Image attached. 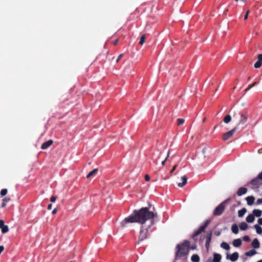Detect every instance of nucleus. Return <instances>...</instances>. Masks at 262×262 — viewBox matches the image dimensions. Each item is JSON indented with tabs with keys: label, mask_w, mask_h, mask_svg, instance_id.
I'll return each instance as SVG.
<instances>
[{
	"label": "nucleus",
	"mask_w": 262,
	"mask_h": 262,
	"mask_svg": "<svg viewBox=\"0 0 262 262\" xmlns=\"http://www.w3.org/2000/svg\"><path fill=\"white\" fill-rule=\"evenodd\" d=\"M157 213L149 211L148 207H142L134 210L133 213L125 217L121 223V228L126 227L127 223H138L141 224L138 242L147 239L150 234V229L154 225Z\"/></svg>",
	"instance_id": "nucleus-1"
},
{
	"label": "nucleus",
	"mask_w": 262,
	"mask_h": 262,
	"mask_svg": "<svg viewBox=\"0 0 262 262\" xmlns=\"http://www.w3.org/2000/svg\"><path fill=\"white\" fill-rule=\"evenodd\" d=\"M190 243L188 241H185L181 245H178L177 248L178 250L176 254L175 259L185 256L188 254Z\"/></svg>",
	"instance_id": "nucleus-2"
},
{
	"label": "nucleus",
	"mask_w": 262,
	"mask_h": 262,
	"mask_svg": "<svg viewBox=\"0 0 262 262\" xmlns=\"http://www.w3.org/2000/svg\"><path fill=\"white\" fill-rule=\"evenodd\" d=\"M230 200L231 199L230 198H228L216 207L213 211V215L220 216L222 215L225 211L226 204L230 202Z\"/></svg>",
	"instance_id": "nucleus-3"
},
{
	"label": "nucleus",
	"mask_w": 262,
	"mask_h": 262,
	"mask_svg": "<svg viewBox=\"0 0 262 262\" xmlns=\"http://www.w3.org/2000/svg\"><path fill=\"white\" fill-rule=\"evenodd\" d=\"M253 186V188H257L259 185H262V171L260 172L257 177L253 179L249 183Z\"/></svg>",
	"instance_id": "nucleus-4"
},
{
	"label": "nucleus",
	"mask_w": 262,
	"mask_h": 262,
	"mask_svg": "<svg viewBox=\"0 0 262 262\" xmlns=\"http://www.w3.org/2000/svg\"><path fill=\"white\" fill-rule=\"evenodd\" d=\"M210 223V221L209 220H207L206 221H205L204 225H202V226H201L200 227V228L197 231H195L194 232V233L192 235V238H194L195 237L198 236L199 234H200L202 232L204 231V230L207 227V226L209 225Z\"/></svg>",
	"instance_id": "nucleus-5"
},
{
	"label": "nucleus",
	"mask_w": 262,
	"mask_h": 262,
	"mask_svg": "<svg viewBox=\"0 0 262 262\" xmlns=\"http://www.w3.org/2000/svg\"><path fill=\"white\" fill-rule=\"evenodd\" d=\"M239 115L241 117L237 125L245 124L247 121L248 118V115L247 112H240Z\"/></svg>",
	"instance_id": "nucleus-6"
},
{
	"label": "nucleus",
	"mask_w": 262,
	"mask_h": 262,
	"mask_svg": "<svg viewBox=\"0 0 262 262\" xmlns=\"http://www.w3.org/2000/svg\"><path fill=\"white\" fill-rule=\"evenodd\" d=\"M237 127H235L231 130L224 134L223 135V140L224 141L228 140L230 137H231L233 136V135L235 133Z\"/></svg>",
	"instance_id": "nucleus-7"
},
{
	"label": "nucleus",
	"mask_w": 262,
	"mask_h": 262,
	"mask_svg": "<svg viewBox=\"0 0 262 262\" xmlns=\"http://www.w3.org/2000/svg\"><path fill=\"white\" fill-rule=\"evenodd\" d=\"M238 253L237 252H235L232 253L231 255L227 254L226 256L227 259H230L232 261H235L238 258Z\"/></svg>",
	"instance_id": "nucleus-8"
},
{
	"label": "nucleus",
	"mask_w": 262,
	"mask_h": 262,
	"mask_svg": "<svg viewBox=\"0 0 262 262\" xmlns=\"http://www.w3.org/2000/svg\"><path fill=\"white\" fill-rule=\"evenodd\" d=\"M0 228L3 233H6L9 231L8 226L4 224V221L2 220H0Z\"/></svg>",
	"instance_id": "nucleus-9"
},
{
	"label": "nucleus",
	"mask_w": 262,
	"mask_h": 262,
	"mask_svg": "<svg viewBox=\"0 0 262 262\" xmlns=\"http://www.w3.org/2000/svg\"><path fill=\"white\" fill-rule=\"evenodd\" d=\"M257 61L255 63L254 67L255 68H259L262 65V54H259L257 56Z\"/></svg>",
	"instance_id": "nucleus-10"
},
{
	"label": "nucleus",
	"mask_w": 262,
	"mask_h": 262,
	"mask_svg": "<svg viewBox=\"0 0 262 262\" xmlns=\"http://www.w3.org/2000/svg\"><path fill=\"white\" fill-rule=\"evenodd\" d=\"M53 143V141L52 140H49L48 141L44 142L41 146V148L42 149H46L51 145H52Z\"/></svg>",
	"instance_id": "nucleus-11"
},
{
	"label": "nucleus",
	"mask_w": 262,
	"mask_h": 262,
	"mask_svg": "<svg viewBox=\"0 0 262 262\" xmlns=\"http://www.w3.org/2000/svg\"><path fill=\"white\" fill-rule=\"evenodd\" d=\"M211 238H212V231H210L207 236L206 243H205V246L207 250H208V249L209 248Z\"/></svg>",
	"instance_id": "nucleus-12"
},
{
	"label": "nucleus",
	"mask_w": 262,
	"mask_h": 262,
	"mask_svg": "<svg viewBox=\"0 0 262 262\" xmlns=\"http://www.w3.org/2000/svg\"><path fill=\"white\" fill-rule=\"evenodd\" d=\"M247 192V189L245 187H240L237 190L236 193L238 196H241L243 194H245Z\"/></svg>",
	"instance_id": "nucleus-13"
},
{
	"label": "nucleus",
	"mask_w": 262,
	"mask_h": 262,
	"mask_svg": "<svg viewBox=\"0 0 262 262\" xmlns=\"http://www.w3.org/2000/svg\"><path fill=\"white\" fill-rule=\"evenodd\" d=\"M247 204L249 206H251L254 204L255 201V198L253 196H248L246 198Z\"/></svg>",
	"instance_id": "nucleus-14"
},
{
	"label": "nucleus",
	"mask_w": 262,
	"mask_h": 262,
	"mask_svg": "<svg viewBox=\"0 0 262 262\" xmlns=\"http://www.w3.org/2000/svg\"><path fill=\"white\" fill-rule=\"evenodd\" d=\"M181 179L182 180V183H179L178 184V186L180 187H183L185 186L187 181V178L186 176H182L181 177Z\"/></svg>",
	"instance_id": "nucleus-15"
},
{
	"label": "nucleus",
	"mask_w": 262,
	"mask_h": 262,
	"mask_svg": "<svg viewBox=\"0 0 262 262\" xmlns=\"http://www.w3.org/2000/svg\"><path fill=\"white\" fill-rule=\"evenodd\" d=\"M251 246L254 248H259L260 247V244H259V242L257 238H255L253 240L252 243H251Z\"/></svg>",
	"instance_id": "nucleus-16"
},
{
	"label": "nucleus",
	"mask_w": 262,
	"mask_h": 262,
	"mask_svg": "<svg viewBox=\"0 0 262 262\" xmlns=\"http://www.w3.org/2000/svg\"><path fill=\"white\" fill-rule=\"evenodd\" d=\"M213 256V262H221L222 256L220 254L214 253Z\"/></svg>",
	"instance_id": "nucleus-17"
},
{
	"label": "nucleus",
	"mask_w": 262,
	"mask_h": 262,
	"mask_svg": "<svg viewBox=\"0 0 262 262\" xmlns=\"http://www.w3.org/2000/svg\"><path fill=\"white\" fill-rule=\"evenodd\" d=\"M242 240L240 238H237L233 241V245L235 247H238L242 245Z\"/></svg>",
	"instance_id": "nucleus-18"
},
{
	"label": "nucleus",
	"mask_w": 262,
	"mask_h": 262,
	"mask_svg": "<svg viewBox=\"0 0 262 262\" xmlns=\"http://www.w3.org/2000/svg\"><path fill=\"white\" fill-rule=\"evenodd\" d=\"M262 211L259 209H254L253 210V215L256 217H260L261 215Z\"/></svg>",
	"instance_id": "nucleus-19"
},
{
	"label": "nucleus",
	"mask_w": 262,
	"mask_h": 262,
	"mask_svg": "<svg viewBox=\"0 0 262 262\" xmlns=\"http://www.w3.org/2000/svg\"><path fill=\"white\" fill-rule=\"evenodd\" d=\"M232 232L234 234H237L238 233V227L236 224H233L231 227Z\"/></svg>",
	"instance_id": "nucleus-20"
},
{
	"label": "nucleus",
	"mask_w": 262,
	"mask_h": 262,
	"mask_svg": "<svg viewBox=\"0 0 262 262\" xmlns=\"http://www.w3.org/2000/svg\"><path fill=\"white\" fill-rule=\"evenodd\" d=\"M254 216L252 214H250L247 216L246 220L248 223H252L254 221Z\"/></svg>",
	"instance_id": "nucleus-21"
},
{
	"label": "nucleus",
	"mask_w": 262,
	"mask_h": 262,
	"mask_svg": "<svg viewBox=\"0 0 262 262\" xmlns=\"http://www.w3.org/2000/svg\"><path fill=\"white\" fill-rule=\"evenodd\" d=\"M247 209L245 208H243L238 211V216L239 217H243L244 214L246 213Z\"/></svg>",
	"instance_id": "nucleus-22"
},
{
	"label": "nucleus",
	"mask_w": 262,
	"mask_h": 262,
	"mask_svg": "<svg viewBox=\"0 0 262 262\" xmlns=\"http://www.w3.org/2000/svg\"><path fill=\"white\" fill-rule=\"evenodd\" d=\"M98 171V168H95L92 171H91L86 176V178H89L93 175L95 174Z\"/></svg>",
	"instance_id": "nucleus-23"
},
{
	"label": "nucleus",
	"mask_w": 262,
	"mask_h": 262,
	"mask_svg": "<svg viewBox=\"0 0 262 262\" xmlns=\"http://www.w3.org/2000/svg\"><path fill=\"white\" fill-rule=\"evenodd\" d=\"M239 226L240 229L242 230H246L248 227V224L245 222H242L239 224Z\"/></svg>",
	"instance_id": "nucleus-24"
},
{
	"label": "nucleus",
	"mask_w": 262,
	"mask_h": 262,
	"mask_svg": "<svg viewBox=\"0 0 262 262\" xmlns=\"http://www.w3.org/2000/svg\"><path fill=\"white\" fill-rule=\"evenodd\" d=\"M254 228L256 230L257 233L260 234L262 233V228L258 224H256L254 225Z\"/></svg>",
	"instance_id": "nucleus-25"
},
{
	"label": "nucleus",
	"mask_w": 262,
	"mask_h": 262,
	"mask_svg": "<svg viewBox=\"0 0 262 262\" xmlns=\"http://www.w3.org/2000/svg\"><path fill=\"white\" fill-rule=\"evenodd\" d=\"M256 254V251L254 250H251L245 253V255L248 256H252Z\"/></svg>",
	"instance_id": "nucleus-26"
},
{
	"label": "nucleus",
	"mask_w": 262,
	"mask_h": 262,
	"mask_svg": "<svg viewBox=\"0 0 262 262\" xmlns=\"http://www.w3.org/2000/svg\"><path fill=\"white\" fill-rule=\"evenodd\" d=\"M191 259L193 262H199L200 261V257L197 254H193L192 255Z\"/></svg>",
	"instance_id": "nucleus-27"
},
{
	"label": "nucleus",
	"mask_w": 262,
	"mask_h": 262,
	"mask_svg": "<svg viewBox=\"0 0 262 262\" xmlns=\"http://www.w3.org/2000/svg\"><path fill=\"white\" fill-rule=\"evenodd\" d=\"M10 201V198H5L3 200V202L1 204V207L4 208L7 204V203Z\"/></svg>",
	"instance_id": "nucleus-28"
},
{
	"label": "nucleus",
	"mask_w": 262,
	"mask_h": 262,
	"mask_svg": "<svg viewBox=\"0 0 262 262\" xmlns=\"http://www.w3.org/2000/svg\"><path fill=\"white\" fill-rule=\"evenodd\" d=\"M221 247L225 249V250H228L230 249V246L228 244H227V243L226 242H222L221 244Z\"/></svg>",
	"instance_id": "nucleus-29"
},
{
	"label": "nucleus",
	"mask_w": 262,
	"mask_h": 262,
	"mask_svg": "<svg viewBox=\"0 0 262 262\" xmlns=\"http://www.w3.org/2000/svg\"><path fill=\"white\" fill-rule=\"evenodd\" d=\"M231 120V117L230 115H228L225 117L224 119V121L225 123H228Z\"/></svg>",
	"instance_id": "nucleus-30"
},
{
	"label": "nucleus",
	"mask_w": 262,
	"mask_h": 262,
	"mask_svg": "<svg viewBox=\"0 0 262 262\" xmlns=\"http://www.w3.org/2000/svg\"><path fill=\"white\" fill-rule=\"evenodd\" d=\"M145 38L146 37H145V34H143L141 36L140 41H139L140 45H143V43L145 42Z\"/></svg>",
	"instance_id": "nucleus-31"
},
{
	"label": "nucleus",
	"mask_w": 262,
	"mask_h": 262,
	"mask_svg": "<svg viewBox=\"0 0 262 262\" xmlns=\"http://www.w3.org/2000/svg\"><path fill=\"white\" fill-rule=\"evenodd\" d=\"M7 192H8V190L7 189H3L1 190V196H4L5 195H6V194L7 193Z\"/></svg>",
	"instance_id": "nucleus-32"
},
{
	"label": "nucleus",
	"mask_w": 262,
	"mask_h": 262,
	"mask_svg": "<svg viewBox=\"0 0 262 262\" xmlns=\"http://www.w3.org/2000/svg\"><path fill=\"white\" fill-rule=\"evenodd\" d=\"M185 120L183 118H179L178 119V124L179 125H181L184 123Z\"/></svg>",
	"instance_id": "nucleus-33"
},
{
	"label": "nucleus",
	"mask_w": 262,
	"mask_h": 262,
	"mask_svg": "<svg viewBox=\"0 0 262 262\" xmlns=\"http://www.w3.org/2000/svg\"><path fill=\"white\" fill-rule=\"evenodd\" d=\"M243 240L245 242H249L250 241V238L249 236L245 235L243 237Z\"/></svg>",
	"instance_id": "nucleus-34"
},
{
	"label": "nucleus",
	"mask_w": 262,
	"mask_h": 262,
	"mask_svg": "<svg viewBox=\"0 0 262 262\" xmlns=\"http://www.w3.org/2000/svg\"><path fill=\"white\" fill-rule=\"evenodd\" d=\"M56 200V197L55 196H52L50 198V201L52 202H54Z\"/></svg>",
	"instance_id": "nucleus-35"
},
{
	"label": "nucleus",
	"mask_w": 262,
	"mask_h": 262,
	"mask_svg": "<svg viewBox=\"0 0 262 262\" xmlns=\"http://www.w3.org/2000/svg\"><path fill=\"white\" fill-rule=\"evenodd\" d=\"M123 55H124V54H120V55L118 56V58H117V59L116 61H117V62H118V61H119L121 59V58L123 56Z\"/></svg>",
	"instance_id": "nucleus-36"
},
{
	"label": "nucleus",
	"mask_w": 262,
	"mask_h": 262,
	"mask_svg": "<svg viewBox=\"0 0 262 262\" xmlns=\"http://www.w3.org/2000/svg\"><path fill=\"white\" fill-rule=\"evenodd\" d=\"M145 180L146 181H149L150 180V177L148 174H145Z\"/></svg>",
	"instance_id": "nucleus-37"
},
{
	"label": "nucleus",
	"mask_w": 262,
	"mask_h": 262,
	"mask_svg": "<svg viewBox=\"0 0 262 262\" xmlns=\"http://www.w3.org/2000/svg\"><path fill=\"white\" fill-rule=\"evenodd\" d=\"M256 204L257 205H259V204H262V199H258L257 200Z\"/></svg>",
	"instance_id": "nucleus-38"
},
{
	"label": "nucleus",
	"mask_w": 262,
	"mask_h": 262,
	"mask_svg": "<svg viewBox=\"0 0 262 262\" xmlns=\"http://www.w3.org/2000/svg\"><path fill=\"white\" fill-rule=\"evenodd\" d=\"M249 13V10H248V11H247V12H246V14H245V16H244V19H245V20H246V19H247L248 18Z\"/></svg>",
	"instance_id": "nucleus-39"
},
{
	"label": "nucleus",
	"mask_w": 262,
	"mask_h": 262,
	"mask_svg": "<svg viewBox=\"0 0 262 262\" xmlns=\"http://www.w3.org/2000/svg\"><path fill=\"white\" fill-rule=\"evenodd\" d=\"M177 167V165H175L173 167L172 169L171 170L170 172H171V173L173 172V171H174L175 170V169H176Z\"/></svg>",
	"instance_id": "nucleus-40"
},
{
	"label": "nucleus",
	"mask_w": 262,
	"mask_h": 262,
	"mask_svg": "<svg viewBox=\"0 0 262 262\" xmlns=\"http://www.w3.org/2000/svg\"><path fill=\"white\" fill-rule=\"evenodd\" d=\"M215 235L216 236H220V235H221V232H220V231H216V232H215Z\"/></svg>",
	"instance_id": "nucleus-41"
},
{
	"label": "nucleus",
	"mask_w": 262,
	"mask_h": 262,
	"mask_svg": "<svg viewBox=\"0 0 262 262\" xmlns=\"http://www.w3.org/2000/svg\"><path fill=\"white\" fill-rule=\"evenodd\" d=\"M57 212V209L56 208L54 209L52 211V213L53 214H56Z\"/></svg>",
	"instance_id": "nucleus-42"
},
{
	"label": "nucleus",
	"mask_w": 262,
	"mask_h": 262,
	"mask_svg": "<svg viewBox=\"0 0 262 262\" xmlns=\"http://www.w3.org/2000/svg\"><path fill=\"white\" fill-rule=\"evenodd\" d=\"M52 204H50L48 205L47 208L48 210H51L52 209Z\"/></svg>",
	"instance_id": "nucleus-43"
},
{
	"label": "nucleus",
	"mask_w": 262,
	"mask_h": 262,
	"mask_svg": "<svg viewBox=\"0 0 262 262\" xmlns=\"http://www.w3.org/2000/svg\"><path fill=\"white\" fill-rule=\"evenodd\" d=\"M258 223H259V224L262 225V218H260L258 220Z\"/></svg>",
	"instance_id": "nucleus-44"
},
{
	"label": "nucleus",
	"mask_w": 262,
	"mask_h": 262,
	"mask_svg": "<svg viewBox=\"0 0 262 262\" xmlns=\"http://www.w3.org/2000/svg\"><path fill=\"white\" fill-rule=\"evenodd\" d=\"M258 154H262V148H259V149L258 150Z\"/></svg>",
	"instance_id": "nucleus-45"
},
{
	"label": "nucleus",
	"mask_w": 262,
	"mask_h": 262,
	"mask_svg": "<svg viewBox=\"0 0 262 262\" xmlns=\"http://www.w3.org/2000/svg\"><path fill=\"white\" fill-rule=\"evenodd\" d=\"M118 39L115 40L114 41V45H116L118 43Z\"/></svg>",
	"instance_id": "nucleus-46"
},
{
	"label": "nucleus",
	"mask_w": 262,
	"mask_h": 262,
	"mask_svg": "<svg viewBox=\"0 0 262 262\" xmlns=\"http://www.w3.org/2000/svg\"><path fill=\"white\" fill-rule=\"evenodd\" d=\"M166 161V159H165L164 161H163L162 162V164L163 165H164L165 164Z\"/></svg>",
	"instance_id": "nucleus-47"
},
{
	"label": "nucleus",
	"mask_w": 262,
	"mask_h": 262,
	"mask_svg": "<svg viewBox=\"0 0 262 262\" xmlns=\"http://www.w3.org/2000/svg\"><path fill=\"white\" fill-rule=\"evenodd\" d=\"M258 82H254V83H253L252 84L253 85V86H255V85L257 84Z\"/></svg>",
	"instance_id": "nucleus-48"
},
{
	"label": "nucleus",
	"mask_w": 262,
	"mask_h": 262,
	"mask_svg": "<svg viewBox=\"0 0 262 262\" xmlns=\"http://www.w3.org/2000/svg\"><path fill=\"white\" fill-rule=\"evenodd\" d=\"M258 82H254V83H253L252 84L253 85V86H255V85L257 84Z\"/></svg>",
	"instance_id": "nucleus-49"
},
{
	"label": "nucleus",
	"mask_w": 262,
	"mask_h": 262,
	"mask_svg": "<svg viewBox=\"0 0 262 262\" xmlns=\"http://www.w3.org/2000/svg\"><path fill=\"white\" fill-rule=\"evenodd\" d=\"M248 87H249V89H251L252 88H253V86L252 84H250V85H249L248 86Z\"/></svg>",
	"instance_id": "nucleus-50"
},
{
	"label": "nucleus",
	"mask_w": 262,
	"mask_h": 262,
	"mask_svg": "<svg viewBox=\"0 0 262 262\" xmlns=\"http://www.w3.org/2000/svg\"><path fill=\"white\" fill-rule=\"evenodd\" d=\"M169 154H170V152H169V151H168V154H167V157H166V159H167V158L169 156Z\"/></svg>",
	"instance_id": "nucleus-51"
},
{
	"label": "nucleus",
	"mask_w": 262,
	"mask_h": 262,
	"mask_svg": "<svg viewBox=\"0 0 262 262\" xmlns=\"http://www.w3.org/2000/svg\"><path fill=\"white\" fill-rule=\"evenodd\" d=\"M250 89H249V87L248 86V88L245 90V91H248L249 90H250Z\"/></svg>",
	"instance_id": "nucleus-52"
},
{
	"label": "nucleus",
	"mask_w": 262,
	"mask_h": 262,
	"mask_svg": "<svg viewBox=\"0 0 262 262\" xmlns=\"http://www.w3.org/2000/svg\"><path fill=\"white\" fill-rule=\"evenodd\" d=\"M236 2L238 1V0H235ZM242 1L245 2L246 0H241Z\"/></svg>",
	"instance_id": "nucleus-53"
},
{
	"label": "nucleus",
	"mask_w": 262,
	"mask_h": 262,
	"mask_svg": "<svg viewBox=\"0 0 262 262\" xmlns=\"http://www.w3.org/2000/svg\"><path fill=\"white\" fill-rule=\"evenodd\" d=\"M257 262H262V259L257 261Z\"/></svg>",
	"instance_id": "nucleus-54"
},
{
	"label": "nucleus",
	"mask_w": 262,
	"mask_h": 262,
	"mask_svg": "<svg viewBox=\"0 0 262 262\" xmlns=\"http://www.w3.org/2000/svg\"><path fill=\"white\" fill-rule=\"evenodd\" d=\"M195 249V247H191V249Z\"/></svg>",
	"instance_id": "nucleus-55"
}]
</instances>
